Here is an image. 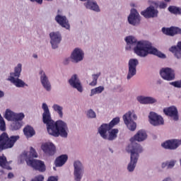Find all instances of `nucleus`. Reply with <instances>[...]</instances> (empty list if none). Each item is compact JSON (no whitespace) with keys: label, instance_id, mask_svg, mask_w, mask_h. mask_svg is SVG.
<instances>
[{"label":"nucleus","instance_id":"nucleus-10","mask_svg":"<svg viewBox=\"0 0 181 181\" xmlns=\"http://www.w3.org/2000/svg\"><path fill=\"white\" fill-rule=\"evenodd\" d=\"M128 22L133 26H136V25L141 23V16H139V13H138L136 9L132 8L131 10L130 14L128 16Z\"/></svg>","mask_w":181,"mask_h":181},{"label":"nucleus","instance_id":"nucleus-50","mask_svg":"<svg viewBox=\"0 0 181 181\" xmlns=\"http://www.w3.org/2000/svg\"><path fill=\"white\" fill-rule=\"evenodd\" d=\"M33 57H34L35 59H37V54H33Z\"/></svg>","mask_w":181,"mask_h":181},{"label":"nucleus","instance_id":"nucleus-28","mask_svg":"<svg viewBox=\"0 0 181 181\" xmlns=\"http://www.w3.org/2000/svg\"><path fill=\"white\" fill-rule=\"evenodd\" d=\"M67 159H69V157L67 155H62L56 158L55 160V165L57 168H60V166H63L66 162H67Z\"/></svg>","mask_w":181,"mask_h":181},{"label":"nucleus","instance_id":"nucleus-23","mask_svg":"<svg viewBox=\"0 0 181 181\" xmlns=\"http://www.w3.org/2000/svg\"><path fill=\"white\" fill-rule=\"evenodd\" d=\"M40 74L41 75L40 76V80H41V83L42 84V86L47 91H50L51 90V86H50V82H49V78L46 76V74H45V71H40Z\"/></svg>","mask_w":181,"mask_h":181},{"label":"nucleus","instance_id":"nucleus-34","mask_svg":"<svg viewBox=\"0 0 181 181\" xmlns=\"http://www.w3.org/2000/svg\"><path fill=\"white\" fill-rule=\"evenodd\" d=\"M104 91V86H99L95 88L91 89L90 90V97L95 95V94H101V92Z\"/></svg>","mask_w":181,"mask_h":181},{"label":"nucleus","instance_id":"nucleus-6","mask_svg":"<svg viewBox=\"0 0 181 181\" xmlns=\"http://www.w3.org/2000/svg\"><path fill=\"white\" fill-rule=\"evenodd\" d=\"M105 125H101L98 128V132L103 138V139H107V141H114V139H116L118 132L119 131L118 129H108V127H104Z\"/></svg>","mask_w":181,"mask_h":181},{"label":"nucleus","instance_id":"nucleus-13","mask_svg":"<svg viewBox=\"0 0 181 181\" xmlns=\"http://www.w3.org/2000/svg\"><path fill=\"white\" fill-rule=\"evenodd\" d=\"M4 117L8 121H15L16 119H23L25 118V115L23 113H15L9 109H7Z\"/></svg>","mask_w":181,"mask_h":181},{"label":"nucleus","instance_id":"nucleus-47","mask_svg":"<svg viewBox=\"0 0 181 181\" xmlns=\"http://www.w3.org/2000/svg\"><path fill=\"white\" fill-rule=\"evenodd\" d=\"M5 95V93H4V91L0 90V98H2V97H4Z\"/></svg>","mask_w":181,"mask_h":181},{"label":"nucleus","instance_id":"nucleus-41","mask_svg":"<svg viewBox=\"0 0 181 181\" xmlns=\"http://www.w3.org/2000/svg\"><path fill=\"white\" fill-rule=\"evenodd\" d=\"M87 116L88 117V118H95V112L93 111V110H90L87 112Z\"/></svg>","mask_w":181,"mask_h":181},{"label":"nucleus","instance_id":"nucleus-2","mask_svg":"<svg viewBox=\"0 0 181 181\" xmlns=\"http://www.w3.org/2000/svg\"><path fill=\"white\" fill-rule=\"evenodd\" d=\"M42 110L44 112L42 114V121L44 124L47 125V131L49 135L55 136H62V138H67L69 135V127L67 124L62 120H57L56 122L52 119L50 115V111L49 107L46 103L42 104Z\"/></svg>","mask_w":181,"mask_h":181},{"label":"nucleus","instance_id":"nucleus-27","mask_svg":"<svg viewBox=\"0 0 181 181\" xmlns=\"http://www.w3.org/2000/svg\"><path fill=\"white\" fill-rule=\"evenodd\" d=\"M84 5L87 9H91L95 12H100V7H98V5L96 2L88 0L86 3L84 4Z\"/></svg>","mask_w":181,"mask_h":181},{"label":"nucleus","instance_id":"nucleus-20","mask_svg":"<svg viewBox=\"0 0 181 181\" xmlns=\"http://www.w3.org/2000/svg\"><path fill=\"white\" fill-rule=\"evenodd\" d=\"M69 83L71 87L76 88L79 93H83V86H81V82H80V79H78L76 74L71 76V78L69 80Z\"/></svg>","mask_w":181,"mask_h":181},{"label":"nucleus","instance_id":"nucleus-31","mask_svg":"<svg viewBox=\"0 0 181 181\" xmlns=\"http://www.w3.org/2000/svg\"><path fill=\"white\" fill-rule=\"evenodd\" d=\"M21 121H22V119L12 120L13 122L11 127L13 131H18V129L22 128V122Z\"/></svg>","mask_w":181,"mask_h":181},{"label":"nucleus","instance_id":"nucleus-30","mask_svg":"<svg viewBox=\"0 0 181 181\" xmlns=\"http://www.w3.org/2000/svg\"><path fill=\"white\" fill-rule=\"evenodd\" d=\"M119 124V117H115L109 124H103L102 125H105V128H108V129H112L115 125Z\"/></svg>","mask_w":181,"mask_h":181},{"label":"nucleus","instance_id":"nucleus-16","mask_svg":"<svg viewBox=\"0 0 181 181\" xmlns=\"http://www.w3.org/2000/svg\"><path fill=\"white\" fill-rule=\"evenodd\" d=\"M49 37L51 39L50 43L52 49H57L59 47V43L62 42V35L60 33H50Z\"/></svg>","mask_w":181,"mask_h":181},{"label":"nucleus","instance_id":"nucleus-48","mask_svg":"<svg viewBox=\"0 0 181 181\" xmlns=\"http://www.w3.org/2000/svg\"><path fill=\"white\" fill-rule=\"evenodd\" d=\"M163 181H172V179H170V177H167Z\"/></svg>","mask_w":181,"mask_h":181},{"label":"nucleus","instance_id":"nucleus-25","mask_svg":"<svg viewBox=\"0 0 181 181\" xmlns=\"http://www.w3.org/2000/svg\"><path fill=\"white\" fill-rule=\"evenodd\" d=\"M169 51L173 53L176 59H181V41L178 42L177 46H172L169 48Z\"/></svg>","mask_w":181,"mask_h":181},{"label":"nucleus","instance_id":"nucleus-7","mask_svg":"<svg viewBox=\"0 0 181 181\" xmlns=\"http://www.w3.org/2000/svg\"><path fill=\"white\" fill-rule=\"evenodd\" d=\"M25 162L28 166L33 168L34 170H37L41 173L46 172V165L44 161L33 158H26Z\"/></svg>","mask_w":181,"mask_h":181},{"label":"nucleus","instance_id":"nucleus-33","mask_svg":"<svg viewBox=\"0 0 181 181\" xmlns=\"http://www.w3.org/2000/svg\"><path fill=\"white\" fill-rule=\"evenodd\" d=\"M168 11L170 13H173L174 15H180L181 14V8L176 7L175 6H170L168 7Z\"/></svg>","mask_w":181,"mask_h":181},{"label":"nucleus","instance_id":"nucleus-35","mask_svg":"<svg viewBox=\"0 0 181 181\" xmlns=\"http://www.w3.org/2000/svg\"><path fill=\"white\" fill-rule=\"evenodd\" d=\"M54 111H56L60 117V118H63V107L59 105H54L52 106Z\"/></svg>","mask_w":181,"mask_h":181},{"label":"nucleus","instance_id":"nucleus-21","mask_svg":"<svg viewBox=\"0 0 181 181\" xmlns=\"http://www.w3.org/2000/svg\"><path fill=\"white\" fill-rule=\"evenodd\" d=\"M55 21L62 28H65V29H70V24H69V20H67L66 16L57 15L55 17Z\"/></svg>","mask_w":181,"mask_h":181},{"label":"nucleus","instance_id":"nucleus-29","mask_svg":"<svg viewBox=\"0 0 181 181\" xmlns=\"http://www.w3.org/2000/svg\"><path fill=\"white\" fill-rule=\"evenodd\" d=\"M23 132L24 135H25L27 138H32V136L36 134L33 127L29 125L26 126L23 129Z\"/></svg>","mask_w":181,"mask_h":181},{"label":"nucleus","instance_id":"nucleus-52","mask_svg":"<svg viewBox=\"0 0 181 181\" xmlns=\"http://www.w3.org/2000/svg\"><path fill=\"white\" fill-rule=\"evenodd\" d=\"M165 2H170V0H164Z\"/></svg>","mask_w":181,"mask_h":181},{"label":"nucleus","instance_id":"nucleus-46","mask_svg":"<svg viewBox=\"0 0 181 181\" xmlns=\"http://www.w3.org/2000/svg\"><path fill=\"white\" fill-rule=\"evenodd\" d=\"M12 177H13V173H9L8 174V179H12Z\"/></svg>","mask_w":181,"mask_h":181},{"label":"nucleus","instance_id":"nucleus-15","mask_svg":"<svg viewBox=\"0 0 181 181\" xmlns=\"http://www.w3.org/2000/svg\"><path fill=\"white\" fill-rule=\"evenodd\" d=\"M74 175L75 177L76 181L81 180V177H83V164L80 161H75L74 163Z\"/></svg>","mask_w":181,"mask_h":181},{"label":"nucleus","instance_id":"nucleus-24","mask_svg":"<svg viewBox=\"0 0 181 181\" xmlns=\"http://www.w3.org/2000/svg\"><path fill=\"white\" fill-rule=\"evenodd\" d=\"M163 32L168 36H175V35H180L181 29L179 27H170L169 28H162Z\"/></svg>","mask_w":181,"mask_h":181},{"label":"nucleus","instance_id":"nucleus-44","mask_svg":"<svg viewBox=\"0 0 181 181\" xmlns=\"http://www.w3.org/2000/svg\"><path fill=\"white\" fill-rule=\"evenodd\" d=\"M59 179L57 178V177L55 176H50L48 177L47 181H58Z\"/></svg>","mask_w":181,"mask_h":181},{"label":"nucleus","instance_id":"nucleus-22","mask_svg":"<svg viewBox=\"0 0 181 181\" xmlns=\"http://www.w3.org/2000/svg\"><path fill=\"white\" fill-rule=\"evenodd\" d=\"M71 57L74 62L78 63V62H81L84 57V52L83 50L78 48H76L72 52Z\"/></svg>","mask_w":181,"mask_h":181},{"label":"nucleus","instance_id":"nucleus-18","mask_svg":"<svg viewBox=\"0 0 181 181\" xmlns=\"http://www.w3.org/2000/svg\"><path fill=\"white\" fill-rule=\"evenodd\" d=\"M180 145H181L180 140L171 139L165 141L163 144H161V146H163V148H165V149L173 150L177 149Z\"/></svg>","mask_w":181,"mask_h":181},{"label":"nucleus","instance_id":"nucleus-17","mask_svg":"<svg viewBox=\"0 0 181 181\" xmlns=\"http://www.w3.org/2000/svg\"><path fill=\"white\" fill-rule=\"evenodd\" d=\"M41 148L48 156H53L56 153V146L52 143H45L42 144Z\"/></svg>","mask_w":181,"mask_h":181},{"label":"nucleus","instance_id":"nucleus-40","mask_svg":"<svg viewBox=\"0 0 181 181\" xmlns=\"http://www.w3.org/2000/svg\"><path fill=\"white\" fill-rule=\"evenodd\" d=\"M0 131H6V124L4 119L0 120Z\"/></svg>","mask_w":181,"mask_h":181},{"label":"nucleus","instance_id":"nucleus-53","mask_svg":"<svg viewBox=\"0 0 181 181\" xmlns=\"http://www.w3.org/2000/svg\"><path fill=\"white\" fill-rule=\"evenodd\" d=\"M80 1H81L82 2H86V1L87 0H80Z\"/></svg>","mask_w":181,"mask_h":181},{"label":"nucleus","instance_id":"nucleus-45","mask_svg":"<svg viewBox=\"0 0 181 181\" xmlns=\"http://www.w3.org/2000/svg\"><path fill=\"white\" fill-rule=\"evenodd\" d=\"M31 2H37V4H43V0H30Z\"/></svg>","mask_w":181,"mask_h":181},{"label":"nucleus","instance_id":"nucleus-38","mask_svg":"<svg viewBox=\"0 0 181 181\" xmlns=\"http://www.w3.org/2000/svg\"><path fill=\"white\" fill-rule=\"evenodd\" d=\"M100 73L93 75V81L90 83V86H97V81L98 80V77L100 76Z\"/></svg>","mask_w":181,"mask_h":181},{"label":"nucleus","instance_id":"nucleus-11","mask_svg":"<svg viewBox=\"0 0 181 181\" xmlns=\"http://www.w3.org/2000/svg\"><path fill=\"white\" fill-rule=\"evenodd\" d=\"M148 118L150 124L154 127H158V125H163L164 124L163 117L156 112H151Z\"/></svg>","mask_w":181,"mask_h":181},{"label":"nucleus","instance_id":"nucleus-26","mask_svg":"<svg viewBox=\"0 0 181 181\" xmlns=\"http://www.w3.org/2000/svg\"><path fill=\"white\" fill-rule=\"evenodd\" d=\"M137 100L140 104H155L156 99L152 97L139 96Z\"/></svg>","mask_w":181,"mask_h":181},{"label":"nucleus","instance_id":"nucleus-3","mask_svg":"<svg viewBox=\"0 0 181 181\" xmlns=\"http://www.w3.org/2000/svg\"><path fill=\"white\" fill-rule=\"evenodd\" d=\"M148 138L146 132L144 130H139L130 141H132L128 146L126 148V151L128 153H130V162L127 166V170L129 172H134L136 163H138V159H139V153H141L143 149L142 146L134 141H137L138 142H142Z\"/></svg>","mask_w":181,"mask_h":181},{"label":"nucleus","instance_id":"nucleus-14","mask_svg":"<svg viewBox=\"0 0 181 181\" xmlns=\"http://www.w3.org/2000/svg\"><path fill=\"white\" fill-rule=\"evenodd\" d=\"M163 112L168 117L173 118L174 121H179V112H177V108L175 106H171L168 108L163 109Z\"/></svg>","mask_w":181,"mask_h":181},{"label":"nucleus","instance_id":"nucleus-39","mask_svg":"<svg viewBox=\"0 0 181 181\" xmlns=\"http://www.w3.org/2000/svg\"><path fill=\"white\" fill-rule=\"evenodd\" d=\"M23 181H26L23 180ZM31 181H45V176L43 175H38L31 180Z\"/></svg>","mask_w":181,"mask_h":181},{"label":"nucleus","instance_id":"nucleus-42","mask_svg":"<svg viewBox=\"0 0 181 181\" xmlns=\"http://www.w3.org/2000/svg\"><path fill=\"white\" fill-rule=\"evenodd\" d=\"M170 85L173 86V87H176L177 88H181V81L171 82Z\"/></svg>","mask_w":181,"mask_h":181},{"label":"nucleus","instance_id":"nucleus-8","mask_svg":"<svg viewBox=\"0 0 181 181\" xmlns=\"http://www.w3.org/2000/svg\"><path fill=\"white\" fill-rule=\"evenodd\" d=\"M123 119L129 131H135L136 129V123L134 122L136 119V115L134 112L129 111L124 115Z\"/></svg>","mask_w":181,"mask_h":181},{"label":"nucleus","instance_id":"nucleus-9","mask_svg":"<svg viewBox=\"0 0 181 181\" xmlns=\"http://www.w3.org/2000/svg\"><path fill=\"white\" fill-rule=\"evenodd\" d=\"M160 76H161L162 78L166 81H173L176 78L175 70L169 67L162 68L160 70Z\"/></svg>","mask_w":181,"mask_h":181},{"label":"nucleus","instance_id":"nucleus-37","mask_svg":"<svg viewBox=\"0 0 181 181\" xmlns=\"http://www.w3.org/2000/svg\"><path fill=\"white\" fill-rule=\"evenodd\" d=\"M37 156H39V155H37V152H36V150L33 147H30L29 158H27V159H30V158H37Z\"/></svg>","mask_w":181,"mask_h":181},{"label":"nucleus","instance_id":"nucleus-4","mask_svg":"<svg viewBox=\"0 0 181 181\" xmlns=\"http://www.w3.org/2000/svg\"><path fill=\"white\" fill-rule=\"evenodd\" d=\"M21 137L19 136H11L7 134L6 132H3L0 135V151H5V149H11L13 148L16 141Z\"/></svg>","mask_w":181,"mask_h":181},{"label":"nucleus","instance_id":"nucleus-12","mask_svg":"<svg viewBox=\"0 0 181 181\" xmlns=\"http://www.w3.org/2000/svg\"><path fill=\"white\" fill-rule=\"evenodd\" d=\"M139 64L138 59H131L129 61V72L127 74V80H130L136 74V66Z\"/></svg>","mask_w":181,"mask_h":181},{"label":"nucleus","instance_id":"nucleus-32","mask_svg":"<svg viewBox=\"0 0 181 181\" xmlns=\"http://www.w3.org/2000/svg\"><path fill=\"white\" fill-rule=\"evenodd\" d=\"M0 166L3 168V169H8V170H11V167L8 165V160L5 156H0Z\"/></svg>","mask_w":181,"mask_h":181},{"label":"nucleus","instance_id":"nucleus-1","mask_svg":"<svg viewBox=\"0 0 181 181\" xmlns=\"http://www.w3.org/2000/svg\"><path fill=\"white\" fill-rule=\"evenodd\" d=\"M127 42L126 50H131L134 46V52L139 56V57H146L148 54H154L160 59H165L166 55L159 52L158 49L152 46V43L149 41H139L133 36H128L125 38Z\"/></svg>","mask_w":181,"mask_h":181},{"label":"nucleus","instance_id":"nucleus-36","mask_svg":"<svg viewBox=\"0 0 181 181\" xmlns=\"http://www.w3.org/2000/svg\"><path fill=\"white\" fill-rule=\"evenodd\" d=\"M176 160L166 161L165 163H162V168H166L167 169H172L175 166Z\"/></svg>","mask_w":181,"mask_h":181},{"label":"nucleus","instance_id":"nucleus-5","mask_svg":"<svg viewBox=\"0 0 181 181\" xmlns=\"http://www.w3.org/2000/svg\"><path fill=\"white\" fill-rule=\"evenodd\" d=\"M22 71V64H18L16 67L14 69V72L10 74V76L8 78V81H11L16 87H25V86H28L26 83L23 82L21 79H19L21 77V73Z\"/></svg>","mask_w":181,"mask_h":181},{"label":"nucleus","instance_id":"nucleus-51","mask_svg":"<svg viewBox=\"0 0 181 181\" xmlns=\"http://www.w3.org/2000/svg\"><path fill=\"white\" fill-rule=\"evenodd\" d=\"M1 119H4V117H2V116H1V114H0V121H1Z\"/></svg>","mask_w":181,"mask_h":181},{"label":"nucleus","instance_id":"nucleus-19","mask_svg":"<svg viewBox=\"0 0 181 181\" xmlns=\"http://www.w3.org/2000/svg\"><path fill=\"white\" fill-rule=\"evenodd\" d=\"M158 13V10H156L155 7L150 6L145 11H141V15L144 16V18L149 19L151 18H156Z\"/></svg>","mask_w":181,"mask_h":181},{"label":"nucleus","instance_id":"nucleus-43","mask_svg":"<svg viewBox=\"0 0 181 181\" xmlns=\"http://www.w3.org/2000/svg\"><path fill=\"white\" fill-rule=\"evenodd\" d=\"M168 6V4L165 2H160L159 4L160 9H165Z\"/></svg>","mask_w":181,"mask_h":181},{"label":"nucleus","instance_id":"nucleus-49","mask_svg":"<svg viewBox=\"0 0 181 181\" xmlns=\"http://www.w3.org/2000/svg\"><path fill=\"white\" fill-rule=\"evenodd\" d=\"M69 58H68V59H65V62H64V64H67V63H69Z\"/></svg>","mask_w":181,"mask_h":181}]
</instances>
